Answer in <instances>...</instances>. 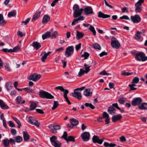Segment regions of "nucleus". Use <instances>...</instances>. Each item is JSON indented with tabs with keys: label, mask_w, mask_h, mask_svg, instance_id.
<instances>
[{
	"label": "nucleus",
	"mask_w": 147,
	"mask_h": 147,
	"mask_svg": "<svg viewBox=\"0 0 147 147\" xmlns=\"http://www.w3.org/2000/svg\"><path fill=\"white\" fill-rule=\"evenodd\" d=\"M16 14V11H13L9 12L8 15V17L10 18L12 16H13Z\"/></svg>",
	"instance_id": "a19ab883"
},
{
	"label": "nucleus",
	"mask_w": 147,
	"mask_h": 147,
	"mask_svg": "<svg viewBox=\"0 0 147 147\" xmlns=\"http://www.w3.org/2000/svg\"><path fill=\"white\" fill-rule=\"evenodd\" d=\"M80 16L78 17V18L76 19L77 20L78 22L79 21H80V20H83L84 19V18L83 16Z\"/></svg>",
	"instance_id": "e2e57ef3"
},
{
	"label": "nucleus",
	"mask_w": 147,
	"mask_h": 147,
	"mask_svg": "<svg viewBox=\"0 0 147 147\" xmlns=\"http://www.w3.org/2000/svg\"><path fill=\"white\" fill-rule=\"evenodd\" d=\"M88 29L92 32L93 34L95 36L96 34V31L94 29V27L92 26V25H90L89 28Z\"/></svg>",
	"instance_id": "f704fd0d"
},
{
	"label": "nucleus",
	"mask_w": 147,
	"mask_h": 147,
	"mask_svg": "<svg viewBox=\"0 0 147 147\" xmlns=\"http://www.w3.org/2000/svg\"><path fill=\"white\" fill-rule=\"evenodd\" d=\"M93 47L95 49L98 50L100 49L101 47L100 45L97 43L94 44L93 45Z\"/></svg>",
	"instance_id": "37998d69"
},
{
	"label": "nucleus",
	"mask_w": 147,
	"mask_h": 147,
	"mask_svg": "<svg viewBox=\"0 0 147 147\" xmlns=\"http://www.w3.org/2000/svg\"><path fill=\"white\" fill-rule=\"evenodd\" d=\"M67 143H68L69 141H74L75 139L74 138L71 136H69L67 138V140H66Z\"/></svg>",
	"instance_id": "58836bf2"
},
{
	"label": "nucleus",
	"mask_w": 147,
	"mask_h": 147,
	"mask_svg": "<svg viewBox=\"0 0 147 147\" xmlns=\"http://www.w3.org/2000/svg\"><path fill=\"white\" fill-rule=\"evenodd\" d=\"M47 56H47V55L45 53L42 57L41 59L42 61V62H45V60L46 59Z\"/></svg>",
	"instance_id": "052dcab7"
},
{
	"label": "nucleus",
	"mask_w": 147,
	"mask_h": 147,
	"mask_svg": "<svg viewBox=\"0 0 147 147\" xmlns=\"http://www.w3.org/2000/svg\"><path fill=\"white\" fill-rule=\"evenodd\" d=\"M28 121L31 124L34 125L37 127H39L40 126V123L33 117H30Z\"/></svg>",
	"instance_id": "6e6552de"
},
{
	"label": "nucleus",
	"mask_w": 147,
	"mask_h": 147,
	"mask_svg": "<svg viewBox=\"0 0 147 147\" xmlns=\"http://www.w3.org/2000/svg\"><path fill=\"white\" fill-rule=\"evenodd\" d=\"M99 74L102 75H108L109 74L107 73L106 71L105 70H104L102 71L101 72H100Z\"/></svg>",
	"instance_id": "774afa93"
},
{
	"label": "nucleus",
	"mask_w": 147,
	"mask_h": 147,
	"mask_svg": "<svg viewBox=\"0 0 147 147\" xmlns=\"http://www.w3.org/2000/svg\"><path fill=\"white\" fill-rule=\"evenodd\" d=\"M5 86L7 91H9L11 90L13 88L12 84L10 82H7L5 84Z\"/></svg>",
	"instance_id": "aec40b11"
},
{
	"label": "nucleus",
	"mask_w": 147,
	"mask_h": 147,
	"mask_svg": "<svg viewBox=\"0 0 147 147\" xmlns=\"http://www.w3.org/2000/svg\"><path fill=\"white\" fill-rule=\"evenodd\" d=\"M21 100V97L20 96H18L16 98V101L18 103H20Z\"/></svg>",
	"instance_id": "0e129e2a"
},
{
	"label": "nucleus",
	"mask_w": 147,
	"mask_h": 147,
	"mask_svg": "<svg viewBox=\"0 0 147 147\" xmlns=\"http://www.w3.org/2000/svg\"><path fill=\"white\" fill-rule=\"evenodd\" d=\"M118 102L121 104H124L125 103L124 98L123 97L119 98L118 100Z\"/></svg>",
	"instance_id": "864d4df0"
},
{
	"label": "nucleus",
	"mask_w": 147,
	"mask_h": 147,
	"mask_svg": "<svg viewBox=\"0 0 147 147\" xmlns=\"http://www.w3.org/2000/svg\"><path fill=\"white\" fill-rule=\"evenodd\" d=\"M54 103L53 106L52 108V109L53 110L55 109L59 105V103L57 101H54Z\"/></svg>",
	"instance_id": "79ce46f5"
},
{
	"label": "nucleus",
	"mask_w": 147,
	"mask_h": 147,
	"mask_svg": "<svg viewBox=\"0 0 147 147\" xmlns=\"http://www.w3.org/2000/svg\"><path fill=\"white\" fill-rule=\"evenodd\" d=\"M112 38L114 39V40H111V45L113 47L118 49L120 46V44L118 40L115 37H113Z\"/></svg>",
	"instance_id": "0eeeda50"
},
{
	"label": "nucleus",
	"mask_w": 147,
	"mask_h": 147,
	"mask_svg": "<svg viewBox=\"0 0 147 147\" xmlns=\"http://www.w3.org/2000/svg\"><path fill=\"white\" fill-rule=\"evenodd\" d=\"M98 17L103 18H106L110 17V16L109 15L105 14L100 11H99L98 13Z\"/></svg>",
	"instance_id": "6ab92c4d"
},
{
	"label": "nucleus",
	"mask_w": 147,
	"mask_h": 147,
	"mask_svg": "<svg viewBox=\"0 0 147 147\" xmlns=\"http://www.w3.org/2000/svg\"><path fill=\"white\" fill-rule=\"evenodd\" d=\"M139 80V78L138 77H135L133 79L132 83L137 84Z\"/></svg>",
	"instance_id": "ea45409f"
},
{
	"label": "nucleus",
	"mask_w": 147,
	"mask_h": 147,
	"mask_svg": "<svg viewBox=\"0 0 147 147\" xmlns=\"http://www.w3.org/2000/svg\"><path fill=\"white\" fill-rule=\"evenodd\" d=\"M0 106L2 109L4 110L8 109L9 108V107L1 99H0Z\"/></svg>",
	"instance_id": "a211bd4d"
},
{
	"label": "nucleus",
	"mask_w": 147,
	"mask_h": 147,
	"mask_svg": "<svg viewBox=\"0 0 147 147\" xmlns=\"http://www.w3.org/2000/svg\"><path fill=\"white\" fill-rule=\"evenodd\" d=\"M131 21L134 23H138L141 20L140 17L138 15L131 16Z\"/></svg>",
	"instance_id": "9d476101"
},
{
	"label": "nucleus",
	"mask_w": 147,
	"mask_h": 147,
	"mask_svg": "<svg viewBox=\"0 0 147 147\" xmlns=\"http://www.w3.org/2000/svg\"><path fill=\"white\" fill-rule=\"evenodd\" d=\"M23 137L24 140L27 141L29 139V136L27 131H24L23 132Z\"/></svg>",
	"instance_id": "393cba45"
},
{
	"label": "nucleus",
	"mask_w": 147,
	"mask_h": 147,
	"mask_svg": "<svg viewBox=\"0 0 147 147\" xmlns=\"http://www.w3.org/2000/svg\"><path fill=\"white\" fill-rule=\"evenodd\" d=\"M36 107V104L34 102H32L31 103V105L30 106V110H34Z\"/></svg>",
	"instance_id": "72a5a7b5"
},
{
	"label": "nucleus",
	"mask_w": 147,
	"mask_h": 147,
	"mask_svg": "<svg viewBox=\"0 0 147 147\" xmlns=\"http://www.w3.org/2000/svg\"><path fill=\"white\" fill-rule=\"evenodd\" d=\"M11 134L13 135H16L17 133L16 130L14 129H11Z\"/></svg>",
	"instance_id": "69168bd1"
},
{
	"label": "nucleus",
	"mask_w": 147,
	"mask_h": 147,
	"mask_svg": "<svg viewBox=\"0 0 147 147\" xmlns=\"http://www.w3.org/2000/svg\"><path fill=\"white\" fill-rule=\"evenodd\" d=\"M107 111L110 114L113 115L115 113L116 110L113 107L111 106L108 108Z\"/></svg>",
	"instance_id": "4be33fe9"
},
{
	"label": "nucleus",
	"mask_w": 147,
	"mask_h": 147,
	"mask_svg": "<svg viewBox=\"0 0 147 147\" xmlns=\"http://www.w3.org/2000/svg\"><path fill=\"white\" fill-rule=\"evenodd\" d=\"M74 48L73 46H69L66 48L65 55L66 57L71 56L73 53Z\"/></svg>",
	"instance_id": "39448f33"
},
{
	"label": "nucleus",
	"mask_w": 147,
	"mask_h": 147,
	"mask_svg": "<svg viewBox=\"0 0 147 147\" xmlns=\"http://www.w3.org/2000/svg\"><path fill=\"white\" fill-rule=\"evenodd\" d=\"M83 10L84 11V13L86 15L92 14L93 13L92 9L90 7L87 6Z\"/></svg>",
	"instance_id": "4468645a"
},
{
	"label": "nucleus",
	"mask_w": 147,
	"mask_h": 147,
	"mask_svg": "<svg viewBox=\"0 0 147 147\" xmlns=\"http://www.w3.org/2000/svg\"><path fill=\"white\" fill-rule=\"evenodd\" d=\"M67 133L66 132L64 131L63 133V135L62 136V138H63L65 140H67Z\"/></svg>",
	"instance_id": "6e6d98bb"
},
{
	"label": "nucleus",
	"mask_w": 147,
	"mask_h": 147,
	"mask_svg": "<svg viewBox=\"0 0 147 147\" xmlns=\"http://www.w3.org/2000/svg\"><path fill=\"white\" fill-rule=\"evenodd\" d=\"M40 13L39 12H36L34 15L33 18L32 19V21L37 20L40 16Z\"/></svg>",
	"instance_id": "cd10ccee"
},
{
	"label": "nucleus",
	"mask_w": 147,
	"mask_h": 147,
	"mask_svg": "<svg viewBox=\"0 0 147 147\" xmlns=\"http://www.w3.org/2000/svg\"><path fill=\"white\" fill-rule=\"evenodd\" d=\"M50 20V17L48 15H45L43 17L42 21V24H46Z\"/></svg>",
	"instance_id": "412c9836"
},
{
	"label": "nucleus",
	"mask_w": 147,
	"mask_h": 147,
	"mask_svg": "<svg viewBox=\"0 0 147 147\" xmlns=\"http://www.w3.org/2000/svg\"><path fill=\"white\" fill-rule=\"evenodd\" d=\"M84 66L85 67V71H86V73H87L90 70V66L87 65L85 64H84Z\"/></svg>",
	"instance_id": "a18cd8bd"
},
{
	"label": "nucleus",
	"mask_w": 147,
	"mask_h": 147,
	"mask_svg": "<svg viewBox=\"0 0 147 147\" xmlns=\"http://www.w3.org/2000/svg\"><path fill=\"white\" fill-rule=\"evenodd\" d=\"M14 139L16 142L18 143H20L23 140V138L22 137L20 136H18L14 137Z\"/></svg>",
	"instance_id": "c756f323"
},
{
	"label": "nucleus",
	"mask_w": 147,
	"mask_h": 147,
	"mask_svg": "<svg viewBox=\"0 0 147 147\" xmlns=\"http://www.w3.org/2000/svg\"><path fill=\"white\" fill-rule=\"evenodd\" d=\"M63 91H62V92H63V97H66L67 96V94L68 93H69V91L65 89V90L64 89V90H63Z\"/></svg>",
	"instance_id": "5fc2aeb1"
},
{
	"label": "nucleus",
	"mask_w": 147,
	"mask_h": 147,
	"mask_svg": "<svg viewBox=\"0 0 147 147\" xmlns=\"http://www.w3.org/2000/svg\"><path fill=\"white\" fill-rule=\"evenodd\" d=\"M86 73V71L84 69H80V71L78 73V75L79 76H81L84 73Z\"/></svg>",
	"instance_id": "de8ad7c7"
},
{
	"label": "nucleus",
	"mask_w": 147,
	"mask_h": 147,
	"mask_svg": "<svg viewBox=\"0 0 147 147\" xmlns=\"http://www.w3.org/2000/svg\"><path fill=\"white\" fill-rule=\"evenodd\" d=\"M144 2V0H139V1L136 3L135 5L136 7L135 11L136 13L140 12L142 10L141 6L142 3Z\"/></svg>",
	"instance_id": "423d86ee"
},
{
	"label": "nucleus",
	"mask_w": 147,
	"mask_h": 147,
	"mask_svg": "<svg viewBox=\"0 0 147 147\" xmlns=\"http://www.w3.org/2000/svg\"><path fill=\"white\" fill-rule=\"evenodd\" d=\"M20 49V46L19 45L13 48V51L14 52H16L18 51Z\"/></svg>",
	"instance_id": "4d7b16f0"
},
{
	"label": "nucleus",
	"mask_w": 147,
	"mask_h": 147,
	"mask_svg": "<svg viewBox=\"0 0 147 147\" xmlns=\"http://www.w3.org/2000/svg\"><path fill=\"white\" fill-rule=\"evenodd\" d=\"M141 33V32L139 31L137 32L136 34L135 35V38L136 40H138L140 39Z\"/></svg>",
	"instance_id": "473e14b6"
},
{
	"label": "nucleus",
	"mask_w": 147,
	"mask_h": 147,
	"mask_svg": "<svg viewBox=\"0 0 147 147\" xmlns=\"http://www.w3.org/2000/svg\"><path fill=\"white\" fill-rule=\"evenodd\" d=\"M5 23V21L3 20V17L1 14H0V25H3Z\"/></svg>",
	"instance_id": "4c0bfd02"
},
{
	"label": "nucleus",
	"mask_w": 147,
	"mask_h": 147,
	"mask_svg": "<svg viewBox=\"0 0 147 147\" xmlns=\"http://www.w3.org/2000/svg\"><path fill=\"white\" fill-rule=\"evenodd\" d=\"M142 100L140 97H137L134 98L132 101V104L133 106H136L140 104Z\"/></svg>",
	"instance_id": "ddd939ff"
},
{
	"label": "nucleus",
	"mask_w": 147,
	"mask_h": 147,
	"mask_svg": "<svg viewBox=\"0 0 147 147\" xmlns=\"http://www.w3.org/2000/svg\"><path fill=\"white\" fill-rule=\"evenodd\" d=\"M70 121L71 124L73 126H76L78 123V121L74 118L71 119Z\"/></svg>",
	"instance_id": "5701e85b"
},
{
	"label": "nucleus",
	"mask_w": 147,
	"mask_h": 147,
	"mask_svg": "<svg viewBox=\"0 0 147 147\" xmlns=\"http://www.w3.org/2000/svg\"><path fill=\"white\" fill-rule=\"evenodd\" d=\"M92 141L94 143H97L100 144H102L103 140L99 139V137L96 136H94L92 138Z\"/></svg>",
	"instance_id": "2eb2a0df"
},
{
	"label": "nucleus",
	"mask_w": 147,
	"mask_h": 147,
	"mask_svg": "<svg viewBox=\"0 0 147 147\" xmlns=\"http://www.w3.org/2000/svg\"><path fill=\"white\" fill-rule=\"evenodd\" d=\"M136 59L138 61L144 62L147 60V57L143 52H141L136 54Z\"/></svg>",
	"instance_id": "7ed1b4c3"
},
{
	"label": "nucleus",
	"mask_w": 147,
	"mask_h": 147,
	"mask_svg": "<svg viewBox=\"0 0 147 147\" xmlns=\"http://www.w3.org/2000/svg\"><path fill=\"white\" fill-rule=\"evenodd\" d=\"M90 136V134L88 132H84L81 135L82 139L84 141H88L89 139Z\"/></svg>",
	"instance_id": "1a4fd4ad"
},
{
	"label": "nucleus",
	"mask_w": 147,
	"mask_h": 147,
	"mask_svg": "<svg viewBox=\"0 0 147 147\" xmlns=\"http://www.w3.org/2000/svg\"><path fill=\"white\" fill-rule=\"evenodd\" d=\"M121 11L123 13H125V12L128 13L129 12L128 10V8L126 7H123L121 9Z\"/></svg>",
	"instance_id": "bf43d9fd"
},
{
	"label": "nucleus",
	"mask_w": 147,
	"mask_h": 147,
	"mask_svg": "<svg viewBox=\"0 0 147 147\" xmlns=\"http://www.w3.org/2000/svg\"><path fill=\"white\" fill-rule=\"evenodd\" d=\"M84 105L87 107H89L91 109H93L95 108L94 106L91 103H85Z\"/></svg>",
	"instance_id": "e433bc0d"
},
{
	"label": "nucleus",
	"mask_w": 147,
	"mask_h": 147,
	"mask_svg": "<svg viewBox=\"0 0 147 147\" xmlns=\"http://www.w3.org/2000/svg\"><path fill=\"white\" fill-rule=\"evenodd\" d=\"M84 35V34L82 32L77 31L76 38L77 40H79L80 39L83 37Z\"/></svg>",
	"instance_id": "b1692460"
},
{
	"label": "nucleus",
	"mask_w": 147,
	"mask_h": 147,
	"mask_svg": "<svg viewBox=\"0 0 147 147\" xmlns=\"http://www.w3.org/2000/svg\"><path fill=\"white\" fill-rule=\"evenodd\" d=\"M120 140L122 142H124L126 141V139L125 136H122L120 138Z\"/></svg>",
	"instance_id": "338daca9"
},
{
	"label": "nucleus",
	"mask_w": 147,
	"mask_h": 147,
	"mask_svg": "<svg viewBox=\"0 0 147 147\" xmlns=\"http://www.w3.org/2000/svg\"><path fill=\"white\" fill-rule=\"evenodd\" d=\"M112 105L113 107L116 108V109L119 110H121V108L118 106L117 103H113L112 104Z\"/></svg>",
	"instance_id": "13d9d810"
},
{
	"label": "nucleus",
	"mask_w": 147,
	"mask_h": 147,
	"mask_svg": "<svg viewBox=\"0 0 147 147\" xmlns=\"http://www.w3.org/2000/svg\"><path fill=\"white\" fill-rule=\"evenodd\" d=\"M122 118V116L120 114L113 115L112 117V120L113 122H115L120 120Z\"/></svg>",
	"instance_id": "dca6fc26"
},
{
	"label": "nucleus",
	"mask_w": 147,
	"mask_h": 147,
	"mask_svg": "<svg viewBox=\"0 0 147 147\" xmlns=\"http://www.w3.org/2000/svg\"><path fill=\"white\" fill-rule=\"evenodd\" d=\"M58 35V33L57 31H55L51 34V36L53 38H56Z\"/></svg>",
	"instance_id": "49530a36"
},
{
	"label": "nucleus",
	"mask_w": 147,
	"mask_h": 147,
	"mask_svg": "<svg viewBox=\"0 0 147 147\" xmlns=\"http://www.w3.org/2000/svg\"><path fill=\"white\" fill-rule=\"evenodd\" d=\"M41 77L40 75L34 74L32 75H30L28 78L29 80H32L34 81H36L39 80Z\"/></svg>",
	"instance_id": "9b49d317"
},
{
	"label": "nucleus",
	"mask_w": 147,
	"mask_h": 147,
	"mask_svg": "<svg viewBox=\"0 0 147 147\" xmlns=\"http://www.w3.org/2000/svg\"><path fill=\"white\" fill-rule=\"evenodd\" d=\"M120 19H125L127 20H129L130 18H129L127 15H123L121 17L119 18Z\"/></svg>",
	"instance_id": "603ef678"
},
{
	"label": "nucleus",
	"mask_w": 147,
	"mask_h": 147,
	"mask_svg": "<svg viewBox=\"0 0 147 147\" xmlns=\"http://www.w3.org/2000/svg\"><path fill=\"white\" fill-rule=\"evenodd\" d=\"M73 8L74 10L73 17L74 18H77L82 14L83 9L82 8L79 9L78 4H75L73 7Z\"/></svg>",
	"instance_id": "f257e3e1"
},
{
	"label": "nucleus",
	"mask_w": 147,
	"mask_h": 147,
	"mask_svg": "<svg viewBox=\"0 0 147 147\" xmlns=\"http://www.w3.org/2000/svg\"><path fill=\"white\" fill-rule=\"evenodd\" d=\"M23 89L25 90L26 91L29 93H32L33 91V90L32 89L29 87L25 88H23Z\"/></svg>",
	"instance_id": "c03bdc74"
},
{
	"label": "nucleus",
	"mask_w": 147,
	"mask_h": 147,
	"mask_svg": "<svg viewBox=\"0 0 147 147\" xmlns=\"http://www.w3.org/2000/svg\"><path fill=\"white\" fill-rule=\"evenodd\" d=\"M81 44L79 43L78 45H76L75 46L76 50V51H78L80 48L81 47Z\"/></svg>",
	"instance_id": "680f3d73"
},
{
	"label": "nucleus",
	"mask_w": 147,
	"mask_h": 147,
	"mask_svg": "<svg viewBox=\"0 0 147 147\" xmlns=\"http://www.w3.org/2000/svg\"><path fill=\"white\" fill-rule=\"evenodd\" d=\"M121 74L122 75L124 76H127L133 75V72H126L125 71V70H123L122 71Z\"/></svg>",
	"instance_id": "7c9ffc66"
},
{
	"label": "nucleus",
	"mask_w": 147,
	"mask_h": 147,
	"mask_svg": "<svg viewBox=\"0 0 147 147\" xmlns=\"http://www.w3.org/2000/svg\"><path fill=\"white\" fill-rule=\"evenodd\" d=\"M51 33L49 32H47L44 34L42 35V39L44 40L45 39L49 38L51 36Z\"/></svg>",
	"instance_id": "a878e982"
},
{
	"label": "nucleus",
	"mask_w": 147,
	"mask_h": 147,
	"mask_svg": "<svg viewBox=\"0 0 147 147\" xmlns=\"http://www.w3.org/2000/svg\"><path fill=\"white\" fill-rule=\"evenodd\" d=\"M109 117V114L106 112H104L102 114V118H107Z\"/></svg>",
	"instance_id": "3c124183"
},
{
	"label": "nucleus",
	"mask_w": 147,
	"mask_h": 147,
	"mask_svg": "<svg viewBox=\"0 0 147 147\" xmlns=\"http://www.w3.org/2000/svg\"><path fill=\"white\" fill-rule=\"evenodd\" d=\"M86 73V71L84 69H80V71L78 73V75L79 76H81L84 73Z\"/></svg>",
	"instance_id": "09e8293b"
},
{
	"label": "nucleus",
	"mask_w": 147,
	"mask_h": 147,
	"mask_svg": "<svg viewBox=\"0 0 147 147\" xmlns=\"http://www.w3.org/2000/svg\"><path fill=\"white\" fill-rule=\"evenodd\" d=\"M12 118L14 120V121L18 124V127L20 128L21 126V124L20 123L19 120L17 118L15 117H12Z\"/></svg>",
	"instance_id": "c85d7f7f"
},
{
	"label": "nucleus",
	"mask_w": 147,
	"mask_h": 147,
	"mask_svg": "<svg viewBox=\"0 0 147 147\" xmlns=\"http://www.w3.org/2000/svg\"><path fill=\"white\" fill-rule=\"evenodd\" d=\"M3 142L5 147H7L9 145V140L8 139H5L3 140Z\"/></svg>",
	"instance_id": "c9c22d12"
},
{
	"label": "nucleus",
	"mask_w": 147,
	"mask_h": 147,
	"mask_svg": "<svg viewBox=\"0 0 147 147\" xmlns=\"http://www.w3.org/2000/svg\"><path fill=\"white\" fill-rule=\"evenodd\" d=\"M39 95L40 97L43 98L52 99L54 98V96L50 93L42 90L39 91Z\"/></svg>",
	"instance_id": "f03ea898"
},
{
	"label": "nucleus",
	"mask_w": 147,
	"mask_h": 147,
	"mask_svg": "<svg viewBox=\"0 0 147 147\" xmlns=\"http://www.w3.org/2000/svg\"><path fill=\"white\" fill-rule=\"evenodd\" d=\"M72 96L79 100H81L82 98L80 92H79L76 89L74 90V92L72 93Z\"/></svg>",
	"instance_id": "f8f14e48"
},
{
	"label": "nucleus",
	"mask_w": 147,
	"mask_h": 147,
	"mask_svg": "<svg viewBox=\"0 0 147 147\" xmlns=\"http://www.w3.org/2000/svg\"><path fill=\"white\" fill-rule=\"evenodd\" d=\"M31 45L33 46L36 50L38 49L41 46L40 43L36 41L33 42L32 44Z\"/></svg>",
	"instance_id": "f3484780"
},
{
	"label": "nucleus",
	"mask_w": 147,
	"mask_h": 147,
	"mask_svg": "<svg viewBox=\"0 0 147 147\" xmlns=\"http://www.w3.org/2000/svg\"><path fill=\"white\" fill-rule=\"evenodd\" d=\"M139 108L141 109H147V103H143L139 106Z\"/></svg>",
	"instance_id": "2f4dec72"
},
{
	"label": "nucleus",
	"mask_w": 147,
	"mask_h": 147,
	"mask_svg": "<svg viewBox=\"0 0 147 147\" xmlns=\"http://www.w3.org/2000/svg\"><path fill=\"white\" fill-rule=\"evenodd\" d=\"M90 89H86L85 90L84 94L86 96H90L92 95V93L90 91Z\"/></svg>",
	"instance_id": "bb28decb"
},
{
	"label": "nucleus",
	"mask_w": 147,
	"mask_h": 147,
	"mask_svg": "<svg viewBox=\"0 0 147 147\" xmlns=\"http://www.w3.org/2000/svg\"><path fill=\"white\" fill-rule=\"evenodd\" d=\"M89 54L86 52H84V54L82 55V57L84 58L85 59H86L89 56Z\"/></svg>",
	"instance_id": "8fccbe9b"
},
{
	"label": "nucleus",
	"mask_w": 147,
	"mask_h": 147,
	"mask_svg": "<svg viewBox=\"0 0 147 147\" xmlns=\"http://www.w3.org/2000/svg\"><path fill=\"white\" fill-rule=\"evenodd\" d=\"M57 137L54 136H52L50 138V140L52 145L54 147H61V143L57 140Z\"/></svg>",
	"instance_id": "20e7f679"
}]
</instances>
